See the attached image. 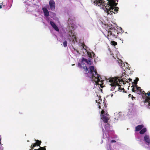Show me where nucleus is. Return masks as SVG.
Listing matches in <instances>:
<instances>
[{
	"label": "nucleus",
	"mask_w": 150,
	"mask_h": 150,
	"mask_svg": "<svg viewBox=\"0 0 150 150\" xmlns=\"http://www.w3.org/2000/svg\"><path fill=\"white\" fill-rule=\"evenodd\" d=\"M1 136L0 135V150H2L3 148L2 146V144H1Z\"/></svg>",
	"instance_id": "21"
},
{
	"label": "nucleus",
	"mask_w": 150,
	"mask_h": 150,
	"mask_svg": "<svg viewBox=\"0 0 150 150\" xmlns=\"http://www.w3.org/2000/svg\"><path fill=\"white\" fill-rule=\"evenodd\" d=\"M144 140L148 145L150 144V138L149 135H146L144 137Z\"/></svg>",
	"instance_id": "8"
},
{
	"label": "nucleus",
	"mask_w": 150,
	"mask_h": 150,
	"mask_svg": "<svg viewBox=\"0 0 150 150\" xmlns=\"http://www.w3.org/2000/svg\"><path fill=\"white\" fill-rule=\"evenodd\" d=\"M132 99V100H134V99H135V97H134L133 96L131 97Z\"/></svg>",
	"instance_id": "31"
},
{
	"label": "nucleus",
	"mask_w": 150,
	"mask_h": 150,
	"mask_svg": "<svg viewBox=\"0 0 150 150\" xmlns=\"http://www.w3.org/2000/svg\"><path fill=\"white\" fill-rule=\"evenodd\" d=\"M81 61L82 62H85L88 64H89V62H91L90 61H88L87 59L83 57L82 58Z\"/></svg>",
	"instance_id": "17"
},
{
	"label": "nucleus",
	"mask_w": 150,
	"mask_h": 150,
	"mask_svg": "<svg viewBox=\"0 0 150 150\" xmlns=\"http://www.w3.org/2000/svg\"><path fill=\"white\" fill-rule=\"evenodd\" d=\"M50 23L53 28L56 31H59V30L57 25L52 21H50Z\"/></svg>",
	"instance_id": "9"
},
{
	"label": "nucleus",
	"mask_w": 150,
	"mask_h": 150,
	"mask_svg": "<svg viewBox=\"0 0 150 150\" xmlns=\"http://www.w3.org/2000/svg\"><path fill=\"white\" fill-rule=\"evenodd\" d=\"M104 106L101 111L102 115L101 119L104 123H108L110 119L109 114H108L107 111V105L106 103L103 102Z\"/></svg>",
	"instance_id": "4"
},
{
	"label": "nucleus",
	"mask_w": 150,
	"mask_h": 150,
	"mask_svg": "<svg viewBox=\"0 0 150 150\" xmlns=\"http://www.w3.org/2000/svg\"><path fill=\"white\" fill-rule=\"evenodd\" d=\"M112 96H113V95L112 94V95H111V97H112Z\"/></svg>",
	"instance_id": "36"
},
{
	"label": "nucleus",
	"mask_w": 150,
	"mask_h": 150,
	"mask_svg": "<svg viewBox=\"0 0 150 150\" xmlns=\"http://www.w3.org/2000/svg\"><path fill=\"white\" fill-rule=\"evenodd\" d=\"M19 113L20 114H22V112H19Z\"/></svg>",
	"instance_id": "35"
},
{
	"label": "nucleus",
	"mask_w": 150,
	"mask_h": 150,
	"mask_svg": "<svg viewBox=\"0 0 150 150\" xmlns=\"http://www.w3.org/2000/svg\"><path fill=\"white\" fill-rule=\"evenodd\" d=\"M49 4L51 10H54L55 7V4L53 0H50L49 2Z\"/></svg>",
	"instance_id": "7"
},
{
	"label": "nucleus",
	"mask_w": 150,
	"mask_h": 150,
	"mask_svg": "<svg viewBox=\"0 0 150 150\" xmlns=\"http://www.w3.org/2000/svg\"><path fill=\"white\" fill-rule=\"evenodd\" d=\"M146 131V128H144L141 129L139 133L141 134H144Z\"/></svg>",
	"instance_id": "16"
},
{
	"label": "nucleus",
	"mask_w": 150,
	"mask_h": 150,
	"mask_svg": "<svg viewBox=\"0 0 150 150\" xmlns=\"http://www.w3.org/2000/svg\"><path fill=\"white\" fill-rule=\"evenodd\" d=\"M105 30L103 32V33L105 36L109 40H111V38H117L118 35L119 34H122L123 33L122 28L120 30L121 32L118 31V30L112 28L108 25H105Z\"/></svg>",
	"instance_id": "2"
},
{
	"label": "nucleus",
	"mask_w": 150,
	"mask_h": 150,
	"mask_svg": "<svg viewBox=\"0 0 150 150\" xmlns=\"http://www.w3.org/2000/svg\"><path fill=\"white\" fill-rule=\"evenodd\" d=\"M144 102L148 103V107L150 109V97H146L144 101Z\"/></svg>",
	"instance_id": "11"
},
{
	"label": "nucleus",
	"mask_w": 150,
	"mask_h": 150,
	"mask_svg": "<svg viewBox=\"0 0 150 150\" xmlns=\"http://www.w3.org/2000/svg\"><path fill=\"white\" fill-rule=\"evenodd\" d=\"M144 126L143 125H139L135 127V131H140L141 129L143 128Z\"/></svg>",
	"instance_id": "13"
},
{
	"label": "nucleus",
	"mask_w": 150,
	"mask_h": 150,
	"mask_svg": "<svg viewBox=\"0 0 150 150\" xmlns=\"http://www.w3.org/2000/svg\"><path fill=\"white\" fill-rule=\"evenodd\" d=\"M88 54L89 57L90 58H92L93 57H95V54L93 52H88Z\"/></svg>",
	"instance_id": "15"
},
{
	"label": "nucleus",
	"mask_w": 150,
	"mask_h": 150,
	"mask_svg": "<svg viewBox=\"0 0 150 150\" xmlns=\"http://www.w3.org/2000/svg\"><path fill=\"white\" fill-rule=\"evenodd\" d=\"M46 146L44 147L40 146V148L38 149H35L34 150H46Z\"/></svg>",
	"instance_id": "18"
},
{
	"label": "nucleus",
	"mask_w": 150,
	"mask_h": 150,
	"mask_svg": "<svg viewBox=\"0 0 150 150\" xmlns=\"http://www.w3.org/2000/svg\"><path fill=\"white\" fill-rule=\"evenodd\" d=\"M101 98V97H99V100H98V102H97V100H96V103H98V108L99 109H100L101 108V107H100V105H99V104H100V101H102V100H100V98Z\"/></svg>",
	"instance_id": "19"
},
{
	"label": "nucleus",
	"mask_w": 150,
	"mask_h": 150,
	"mask_svg": "<svg viewBox=\"0 0 150 150\" xmlns=\"http://www.w3.org/2000/svg\"><path fill=\"white\" fill-rule=\"evenodd\" d=\"M93 1L95 5L106 11L108 15L116 13L118 11L119 8L115 7L118 0H94Z\"/></svg>",
	"instance_id": "1"
},
{
	"label": "nucleus",
	"mask_w": 150,
	"mask_h": 150,
	"mask_svg": "<svg viewBox=\"0 0 150 150\" xmlns=\"http://www.w3.org/2000/svg\"><path fill=\"white\" fill-rule=\"evenodd\" d=\"M63 44L64 46V47H66L67 46V41H64L63 43Z\"/></svg>",
	"instance_id": "26"
},
{
	"label": "nucleus",
	"mask_w": 150,
	"mask_h": 150,
	"mask_svg": "<svg viewBox=\"0 0 150 150\" xmlns=\"http://www.w3.org/2000/svg\"><path fill=\"white\" fill-rule=\"evenodd\" d=\"M69 35L70 36H72L73 38H74V39L76 40V38L75 36L74 35V34L72 32V30H70L69 32Z\"/></svg>",
	"instance_id": "14"
},
{
	"label": "nucleus",
	"mask_w": 150,
	"mask_h": 150,
	"mask_svg": "<svg viewBox=\"0 0 150 150\" xmlns=\"http://www.w3.org/2000/svg\"><path fill=\"white\" fill-rule=\"evenodd\" d=\"M144 94L145 95L146 98V97H150V92H148L147 93H146L145 92H144Z\"/></svg>",
	"instance_id": "24"
},
{
	"label": "nucleus",
	"mask_w": 150,
	"mask_h": 150,
	"mask_svg": "<svg viewBox=\"0 0 150 150\" xmlns=\"http://www.w3.org/2000/svg\"><path fill=\"white\" fill-rule=\"evenodd\" d=\"M119 79L117 78H112L109 79V82L110 83V85L111 86V91H113L114 90L115 88L116 87V86H119V83L118 81Z\"/></svg>",
	"instance_id": "5"
},
{
	"label": "nucleus",
	"mask_w": 150,
	"mask_h": 150,
	"mask_svg": "<svg viewBox=\"0 0 150 150\" xmlns=\"http://www.w3.org/2000/svg\"><path fill=\"white\" fill-rule=\"evenodd\" d=\"M111 143H114V142H116V141L115 140L113 139L111 141Z\"/></svg>",
	"instance_id": "30"
},
{
	"label": "nucleus",
	"mask_w": 150,
	"mask_h": 150,
	"mask_svg": "<svg viewBox=\"0 0 150 150\" xmlns=\"http://www.w3.org/2000/svg\"><path fill=\"white\" fill-rule=\"evenodd\" d=\"M118 89H121V90L122 89V88H121V87L120 86V87H119Z\"/></svg>",
	"instance_id": "33"
},
{
	"label": "nucleus",
	"mask_w": 150,
	"mask_h": 150,
	"mask_svg": "<svg viewBox=\"0 0 150 150\" xmlns=\"http://www.w3.org/2000/svg\"><path fill=\"white\" fill-rule=\"evenodd\" d=\"M111 43H112V45L114 46H115L117 44V42L114 41H112Z\"/></svg>",
	"instance_id": "27"
},
{
	"label": "nucleus",
	"mask_w": 150,
	"mask_h": 150,
	"mask_svg": "<svg viewBox=\"0 0 150 150\" xmlns=\"http://www.w3.org/2000/svg\"><path fill=\"white\" fill-rule=\"evenodd\" d=\"M135 87L136 88V90L137 91V92L139 91L141 89V88L139 87H138L137 85L135 86Z\"/></svg>",
	"instance_id": "25"
},
{
	"label": "nucleus",
	"mask_w": 150,
	"mask_h": 150,
	"mask_svg": "<svg viewBox=\"0 0 150 150\" xmlns=\"http://www.w3.org/2000/svg\"><path fill=\"white\" fill-rule=\"evenodd\" d=\"M110 128V125L108 123L106 124L105 127V129L108 130Z\"/></svg>",
	"instance_id": "22"
},
{
	"label": "nucleus",
	"mask_w": 150,
	"mask_h": 150,
	"mask_svg": "<svg viewBox=\"0 0 150 150\" xmlns=\"http://www.w3.org/2000/svg\"><path fill=\"white\" fill-rule=\"evenodd\" d=\"M74 64H73L72 65H74Z\"/></svg>",
	"instance_id": "38"
},
{
	"label": "nucleus",
	"mask_w": 150,
	"mask_h": 150,
	"mask_svg": "<svg viewBox=\"0 0 150 150\" xmlns=\"http://www.w3.org/2000/svg\"><path fill=\"white\" fill-rule=\"evenodd\" d=\"M72 41H73H73H74V39H73V40Z\"/></svg>",
	"instance_id": "37"
},
{
	"label": "nucleus",
	"mask_w": 150,
	"mask_h": 150,
	"mask_svg": "<svg viewBox=\"0 0 150 150\" xmlns=\"http://www.w3.org/2000/svg\"><path fill=\"white\" fill-rule=\"evenodd\" d=\"M132 95L131 94H129L128 95V96H129V98H130V97H131L132 96Z\"/></svg>",
	"instance_id": "32"
},
{
	"label": "nucleus",
	"mask_w": 150,
	"mask_h": 150,
	"mask_svg": "<svg viewBox=\"0 0 150 150\" xmlns=\"http://www.w3.org/2000/svg\"><path fill=\"white\" fill-rule=\"evenodd\" d=\"M81 67H83L84 69L86 71V74H87V76H88V74L90 72H88V68H87L85 64L83 63V62H82L81 64Z\"/></svg>",
	"instance_id": "10"
},
{
	"label": "nucleus",
	"mask_w": 150,
	"mask_h": 150,
	"mask_svg": "<svg viewBox=\"0 0 150 150\" xmlns=\"http://www.w3.org/2000/svg\"><path fill=\"white\" fill-rule=\"evenodd\" d=\"M5 6V5H3H3H2V7L3 6V7H4Z\"/></svg>",
	"instance_id": "34"
},
{
	"label": "nucleus",
	"mask_w": 150,
	"mask_h": 150,
	"mask_svg": "<svg viewBox=\"0 0 150 150\" xmlns=\"http://www.w3.org/2000/svg\"><path fill=\"white\" fill-rule=\"evenodd\" d=\"M3 2H2V3H1L0 4V8H2V5H3Z\"/></svg>",
	"instance_id": "29"
},
{
	"label": "nucleus",
	"mask_w": 150,
	"mask_h": 150,
	"mask_svg": "<svg viewBox=\"0 0 150 150\" xmlns=\"http://www.w3.org/2000/svg\"><path fill=\"white\" fill-rule=\"evenodd\" d=\"M42 11H43L44 16L46 17H47L49 16V12L47 8L45 7L43 8Z\"/></svg>",
	"instance_id": "12"
},
{
	"label": "nucleus",
	"mask_w": 150,
	"mask_h": 150,
	"mask_svg": "<svg viewBox=\"0 0 150 150\" xmlns=\"http://www.w3.org/2000/svg\"><path fill=\"white\" fill-rule=\"evenodd\" d=\"M132 90L133 92H135L137 91L136 88H134V87H133L132 88Z\"/></svg>",
	"instance_id": "28"
},
{
	"label": "nucleus",
	"mask_w": 150,
	"mask_h": 150,
	"mask_svg": "<svg viewBox=\"0 0 150 150\" xmlns=\"http://www.w3.org/2000/svg\"><path fill=\"white\" fill-rule=\"evenodd\" d=\"M35 141H36V142L32 144L31 146H30L31 149H30L29 150H33L35 146H40L42 143V142L41 141L38 140H36L35 139Z\"/></svg>",
	"instance_id": "6"
},
{
	"label": "nucleus",
	"mask_w": 150,
	"mask_h": 150,
	"mask_svg": "<svg viewBox=\"0 0 150 150\" xmlns=\"http://www.w3.org/2000/svg\"><path fill=\"white\" fill-rule=\"evenodd\" d=\"M138 81L139 79L138 78H137L135 80H134V82L133 83H134L135 86L137 85V82Z\"/></svg>",
	"instance_id": "23"
},
{
	"label": "nucleus",
	"mask_w": 150,
	"mask_h": 150,
	"mask_svg": "<svg viewBox=\"0 0 150 150\" xmlns=\"http://www.w3.org/2000/svg\"><path fill=\"white\" fill-rule=\"evenodd\" d=\"M138 93L139 94H144V91L142 89L140 90L139 91H138Z\"/></svg>",
	"instance_id": "20"
},
{
	"label": "nucleus",
	"mask_w": 150,
	"mask_h": 150,
	"mask_svg": "<svg viewBox=\"0 0 150 150\" xmlns=\"http://www.w3.org/2000/svg\"><path fill=\"white\" fill-rule=\"evenodd\" d=\"M90 72L88 74V76L91 79L92 81H94L96 85H100V87L103 88V81L100 79V75L97 74L96 70L94 69L93 66L89 67Z\"/></svg>",
	"instance_id": "3"
}]
</instances>
